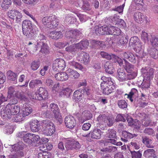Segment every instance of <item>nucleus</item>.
<instances>
[{
    "label": "nucleus",
    "instance_id": "nucleus-1",
    "mask_svg": "<svg viewBox=\"0 0 158 158\" xmlns=\"http://www.w3.org/2000/svg\"><path fill=\"white\" fill-rule=\"evenodd\" d=\"M43 24L49 28H55L59 24V20L55 15H51L49 16L44 17L42 20Z\"/></svg>",
    "mask_w": 158,
    "mask_h": 158
},
{
    "label": "nucleus",
    "instance_id": "nucleus-2",
    "mask_svg": "<svg viewBox=\"0 0 158 158\" xmlns=\"http://www.w3.org/2000/svg\"><path fill=\"white\" fill-rule=\"evenodd\" d=\"M117 76L118 79L120 81L131 80L134 79L137 75V72H133L131 74H126L123 69H119L117 71Z\"/></svg>",
    "mask_w": 158,
    "mask_h": 158
},
{
    "label": "nucleus",
    "instance_id": "nucleus-3",
    "mask_svg": "<svg viewBox=\"0 0 158 158\" xmlns=\"http://www.w3.org/2000/svg\"><path fill=\"white\" fill-rule=\"evenodd\" d=\"M38 94L35 93L31 94L28 93L27 94L31 99H35L36 100H45L48 98V95L47 90L45 88L40 87L38 90Z\"/></svg>",
    "mask_w": 158,
    "mask_h": 158
},
{
    "label": "nucleus",
    "instance_id": "nucleus-4",
    "mask_svg": "<svg viewBox=\"0 0 158 158\" xmlns=\"http://www.w3.org/2000/svg\"><path fill=\"white\" fill-rule=\"evenodd\" d=\"M65 36L66 38L70 39V42L73 43L81 37L82 34L80 31L77 29H68L65 32Z\"/></svg>",
    "mask_w": 158,
    "mask_h": 158
},
{
    "label": "nucleus",
    "instance_id": "nucleus-5",
    "mask_svg": "<svg viewBox=\"0 0 158 158\" xmlns=\"http://www.w3.org/2000/svg\"><path fill=\"white\" fill-rule=\"evenodd\" d=\"M65 66L64 60L62 59H57L53 62L52 69L54 71H60L64 69Z\"/></svg>",
    "mask_w": 158,
    "mask_h": 158
},
{
    "label": "nucleus",
    "instance_id": "nucleus-6",
    "mask_svg": "<svg viewBox=\"0 0 158 158\" xmlns=\"http://www.w3.org/2000/svg\"><path fill=\"white\" fill-rule=\"evenodd\" d=\"M7 14L9 18L13 20L15 19L16 23H19L21 22L22 15L18 10H10L8 12Z\"/></svg>",
    "mask_w": 158,
    "mask_h": 158
},
{
    "label": "nucleus",
    "instance_id": "nucleus-7",
    "mask_svg": "<svg viewBox=\"0 0 158 158\" xmlns=\"http://www.w3.org/2000/svg\"><path fill=\"white\" fill-rule=\"evenodd\" d=\"M35 47L34 52H35L38 50V48H41V49L40 52L42 53L46 54H48L49 52V49L47 44L45 42H39L38 45H34Z\"/></svg>",
    "mask_w": 158,
    "mask_h": 158
},
{
    "label": "nucleus",
    "instance_id": "nucleus-8",
    "mask_svg": "<svg viewBox=\"0 0 158 158\" xmlns=\"http://www.w3.org/2000/svg\"><path fill=\"white\" fill-rule=\"evenodd\" d=\"M101 89L103 94L108 95L111 93L115 88L114 85H109L107 83H103L102 82L101 84Z\"/></svg>",
    "mask_w": 158,
    "mask_h": 158
},
{
    "label": "nucleus",
    "instance_id": "nucleus-9",
    "mask_svg": "<svg viewBox=\"0 0 158 158\" xmlns=\"http://www.w3.org/2000/svg\"><path fill=\"white\" fill-rule=\"evenodd\" d=\"M137 91L135 88L132 89L128 94H125L124 96H127V98L129 99L131 102H134L136 105L139 104V98L136 97L135 98L133 97V95L137 94Z\"/></svg>",
    "mask_w": 158,
    "mask_h": 158
},
{
    "label": "nucleus",
    "instance_id": "nucleus-10",
    "mask_svg": "<svg viewBox=\"0 0 158 158\" xmlns=\"http://www.w3.org/2000/svg\"><path fill=\"white\" fill-rule=\"evenodd\" d=\"M101 131L100 129L96 128L86 135H83L84 137H90L91 138L95 139H99L101 138Z\"/></svg>",
    "mask_w": 158,
    "mask_h": 158
},
{
    "label": "nucleus",
    "instance_id": "nucleus-11",
    "mask_svg": "<svg viewBox=\"0 0 158 158\" xmlns=\"http://www.w3.org/2000/svg\"><path fill=\"white\" fill-rule=\"evenodd\" d=\"M77 59L85 65L87 64L89 61V57L87 53L84 52L77 54Z\"/></svg>",
    "mask_w": 158,
    "mask_h": 158
},
{
    "label": "nucleus",
    "instance_id": "nucleus-12",
    "mask_svg": "<svg viewBox=\"0 0 158 158\" xmlns=\"http://www.w3.org/2000/svg\"><path fill=\"white\" fill-rule=\"evenodd\" d=\"M65 124L69 128L72 129L76 125V121L74 117L72 116H66L64 119Z\"/></svg>",
    "mask_w": 158,
    "mask_h": 158
},
{
    "label": "nucleus",
    "instance_id": "nucleus-13",
    "mask_svg": "<svg viewBox=\"0 0 158 158\" xmlns=\"http://www.w3.org/2000/svg\"><path fill=\"white\" fill-rule=\"evenodd\" d=\"M9 106L7 105L5 107L2 106H0V115L4 118H7L9 119H10L11 117Z\"/></svg>",
    "mask_w": 158,
    "mask_h": 158
},
{
    "label": "nucleus",
    "instance_id": "nucleus-14",
    "mask_svg": "<svg viewBox=\"0 0 158 158\" xmlns=\"http://www.w3.org/2000/svg\"><path fill=\"white\" fill-rule=\"evenodd\" d=\"M23 34L28 38H34L37 34L38 31H36L35 29H29L23 28Z\"/></svg>",
    "mask_w": 158,
    "mask_h": 158
},
{
    "label": "nucleus",
    "instance_id": "nucleus-15",
    "mask_svg": "<svg viewBox=\"0 0 158 158\" xmlns=\"http://www.w3.org/2000/svg\"><path fill=\"white\" fill-rule=\"evenodd\" d=\"M137 134H132L126 131H123L122 132V137L121 139L125 142H127L128 139H131L137 137Z\"/></svg>",
    "mask_w": 158,
    "mask_h": 158
},
{
    "label": "nucleus",
    "instance_id": "nucleus-16",
    "mask_svg": "<svg viewBox=\"0 0 158 158\" xmlns=\"http://www.w3.org/2000/svg\"><path fill=\"white\" fill-rule=\"evenodd\" d=\"M82 117H80L78 118V121L80 123H82L85 121L91 119L92 115L90 112L88 110H85L82 113Z\"/></svg>",
    "mask_w": 158,
    "mask_h": 158
},
{
    "label": "nucleus",
    "instance_id": "nucleus-17",
    "mask_svg": "<svg viewBox=\"0 0 158 158\" xmlns=\"http://www.w3.org/2000/svg\"><path fill=\"white\" fill-rule=\"evenodd\" d=\"M107 35H111L117 36H118L121 33V31L118 27L113 26H107Z\"/></svg>",
    "mask_w": 158,
    "mask_h": 158
},
{
    "label": "nucleus",
    "instance_id": "nucleus-18",
    "mask_svg": "<svg viewBox=\"0 0 158 158\" xmlns=\"http://www.w3.org/2000/svg\"><path fill=\"white\" fill-rule=\"evenodd\" d=\"M25 145L22 141H19L17 143L11 146V149L10 150L11 152H22V150L24 147Z\"/></svg>",
    "mask_w": 158,
    "mask_h": 158
},
{
    "label": "nucleus",
    "instance_id": "nucleus-19",
    "mask_svg": "<svg viewBox=\"0 0 158 158\" xmlns=\"http://www.w3.org/2000/svg\"><path fill=\"white\" fill-rule=\"evenodd\" d=\"M30 127L33 132H36L40 131V125L37 120H34L30 122Z\"/></svg>",
    "mask_w": 158,
    "mask_h": 158
},
{
    "label": "nucleus",
    "instance_id": "nucleus-20",
    "mask_svg": "<svg viewBox=\"0 0 158 158\" xmlns=\"http://www.w3.org/2000/svg\"><path fill=\"white\" fill-rule=\"evenodd\" d=\"M41 110V115L44 117L48 118L52 116V113L48 110V106L46 104H44L42 106Z\"/></svg>",
    "mask_w": 158,
    "mask_h": 158
},
{
    "label": "nucleus",
    "instance_id": "nucleus-21",
    "mask_svg": "<svg viewBox=\"0 0 158 158\" xmlns=\"http://www.w3.org/2000/svg\"><path fill=\"white\" fill-rule=\"evenodd\" d=\"M103 67L106 73L110 74H111L113 73L114 68L112 63L107 61L103 64Z\"/></svg>",
    "mask_w": 158,
    "mask_h": 158
},
{
    "label": "nucleus",
    "instance_id": "nucleus-22",
    "mask_svg": "<svg viewBox=\"0 0 158 158\" xmlns=\"http://www.w3.org/2000/svg\"><path fill=\"white\" fill-rule=\"evenodd\" d=\"M54 77L56 80L61 81H66L69 78L67 73L64 72L57 73L55 75Z\"/></svg>",
    "mask_w": 158,
    "mask_h": 158
},
{
    "label": "nucleus",
    "instance_id": "nucleus-23",
    "mask_svg": "<svg viewBox=\"0 0 158 158\" xmlns=\"http://www.w3.org/2000/svg\"><path fill=\"white\" fill-rule=\"evenodd\" d=\"M140 117L141 116L143 117L142 122V124L143 126L147 127L151 125L152 121L145 113H141L140 114Z\"/></svg>",
    "mask_w": 158,
    "mask_h": 158
},
{
    "label": "nucleus",
    "instance_id": "nucleus-24",
    "mask_svg": "<svg viewBox=\"0 0 158 158\" xmlns=\"http://www.w3.org/2000/svg\"><path fill=\"white\" fill-rule=\"evenodd\" d=\"M124 57L128 60L131 62L135 63H136V60L135 55L132 53L127 52L123 53Z\"/></svg>",
    "mask_w": 158,
    "mask_h": 158
},
{
    "label": "nucleus",
    "instance_id": "nucleus-25",
    "mask_svg": "<svg viewBox=\"0 0 158 158\" xmlns=\"http://www.w3.org/2000/svg\"><path fill=\"white\" fill-rule=\"evenodd\" d=\"M7 105H9V109L10 110V113L11 114V117L13 115H17L19 114L20 111L19 107L17 105H10L7 104Z\"/></svg>",
    "mask_w": 158,
    "mask_h": 158
},
{
    "label": "nucleus",
    "instance_id": "nucleus-26",
    "mask_svg": "<svg viewBox=\"0 0 158 158\" xmlns=\"http://www.w3.org/2000/svg\"><path fill=\"white\" fill-rule=\"evenodd\" d=\"M134 18L136 22L141 23L143 22L144 19V16L141 13L137 12L134 13Z\"/></svg>",
    "mask_w": 158,
    "mask_h": 158
},
{
    "label": "nucleus",
    "instance_id": "nucleus-27",
    "mask_svg": "<svg viewBox=\"0 0 158 158\" xmlns=\"http://www.w3.org/2000/svg\"><path fill=\"white\" fill-rule=\"evenodd\" d=\"M107 26H102L98 27L95 31V32L97 34L99 35H107Z\"/></svg>",
    "mask_w": 158,
    "mask_h": 158
},
{
    "label": "nucleus",
    "instance_id": "nucleus-28",
    "mask_svg": "<svg viewBox=\"0 0 158 158\" xmlns=\"http://www.w3.org/2000/svg\"><path fill=\"white\" fill-rule=\"evenodd\" d=\"M49 37L52 39L57 40L61 38L62 37V34L60 31H53L50 32Z\"/></svg>",
    "mask_w": 158,
    "mask_h": 158
},
{
    "label": "nucleus",
    "instance_id": "nucleus-29",
    "mask_svg": "<svg viewBox=\"0 0 158 158\" xmlns=\"http://www.w3.org/2000/svg\"><path fill=\"white\" fill-rule=\"evenodd\" d=\"M67 73L72 78L76 79L78 78L80 76V74L76 70L71 69H68L67 71Z\"/></svg>",
    "mask_w": 158,
    "mask_h": 158
},
{
    "label": "nucleus",
    "instance_id": "nucleus-30",
    "mask_svg": "<svg viewBox=\"0 0 158 158\" xmlns=\"http://www.w3.org/2000/svg\"><path fill=\"white\" fill-rule=\"evenodd\" d=\"M54 126L52 127H47L46 128H42L41 130L43 134L45 135L50 136L52 135L55 131Z\"/></svg>",
    "mask_w": 158,
    "mask_h": 158
},
{
    "label": "nucleus",
    "instance_id": "nucleus-31",
    "mask_svg": "<svg viewBox=\"0 0 158 158\" xmlns=\"http://www.w3.org/2000/svg\"><path fill=\"white\" fill-rule=\"evenodd\" d=\"M50 109L51 112H52L54 115H59V109L58 105L54 103L51 104L50 106Z\"/></svg>",
    "mask_w": 158,
    "mask_h": 158
},
{
    "label": "nucleus",
    "instance_id": "nucleus-32",
    "mask_svg": "<svg viewBox=\"0 0 158 158\" xmlns=\"http://www.w3.org/2000/svg\"><path fill=\"white\" fill-rule=\"evenodd\" d=\"M142 142L146 145V146L149 148H152L153 146L151 145L152 140L147 136H144L142 137Z\"/></svg>",
    "mask_w": 158,
    "mask_h": 158
},
{
    "label": "nucleus",
    "instance_id": "nucleus-33",
    "mask_svg": "<svg viewBox=\"0 0 158 158\" xmlns=\"http://www.w3.org/2000/svg\"><path fill=\"white\" fill-rule=\"evenodd\" d=\"M125 62V65H124V68L126 71L128 73V74L131 73L134 69V66L130 64L127 61L124 59Z\"/></svg>",
    "mask_w": 158,
    "mask_h": 158
},
{
    "label": "nucleus",
    "instance_id": "nucleus-34",
    "mask_svg": "<svg viewBox=\"0 0 158 158\" xmlns=\"http://www.w3.org/2000/svg\"><path fill=\"white\" fill-rule=\"evenodd\" d=\"M23 108V115L26 116L30 114L32 111L31 107L28 104H27Z\"/></svg>",
    "mask_w": 158,
    "mask_h": 158
},
{
    "label": "nucleus",
    "instance_id": "nucleus-35",
    "mask_svg": "<svg viewBox=\"0 0 158 158\" xmlns=\"http://www.w3.org/2000/svg\"><path fill=\"white\" fill-rule=\"evenodd\" d=\"M17 89V87L14 86L9 87L8 88L7 98H10L11 97L13 96L14 93H15H15H17V92H18Z\"/></svg>",
    "mask_w": 158,
    "mask_h": 158
},
{
    "label": "nucleus",
    "instance_id": "nucleus-36",
    "mask_svg": "<svg viewBox=\"0 0 158 158\" xmlns=\"http://www.w3.org/2000/svg\"><path fill=\"white\" fill-rule=\"evenodd\" d=\"M42 128H46L47 127H52L54 126L53 123L48 120H44L41 121V125Z\"/></svg>",
    "mask_w": 158,
    "mask_h": 158
},
{
    "label": "nucleus",
    "instance_id": "nucleus-37",
    "mask_svg": "<svg viewBox=\"0 0 158 158\" xmlns=\"http://www.w3.org/2000/svg\"><path fill=\"white\" fill-rule=\"evenodd\" d=\"M42 81L38 79H35L31 80L29 84V86L31 89L35 88L37 85L42 84Z\"/></svg>",
    "mask_w": 158,
    "mask_h": 158
},
{
    "label": "nucleus",
    "instance_id": "nucleus-38",
    "mask_svg": "<svg viewBox=\"0 0 158 158\" xmlns=\"http://www.w3.org/2000/svg\"><path fill=\"white\" fill-rule=\"evenodd\" d=\"M65 21L70 24H73L76 22L77 19L73 15H68L65 17Z\"/></svg>",
    "mask_w": 158,
    "mask_h": 158
},
{
    "label": "nucleus",
    "instance_id": "nucleus-39",
    "mask_svg": "<svg viewBox=\"0 0 158 158\" xmlns=\"http://www.w3.org/2000/svg\"><path fill=\"white\" fill-rule=\"evenodd\" d=\"M82 94L81 93V91L80 90H77L75 91L73 96V98L76 101H80L82 97Z\"/></svg>",
    "mask_w": 158,
    "mask_h": 158
},
{
    "label": "nucleus",
    "instance_id": "nucleus-40",
    "mask_svg": "<svg viewBox=\"0 0 158 158\" xmlns=\"http://www.w3.org/2000/svg\"><path fill=\"white\" fill-rule=\"evenodd\" d=\"M22 27L23 28L25 29H34L31 22L28 20H25L23 22Z\"/></svg>",
    "mask_w": 158,
    "mask_h": 158
},
{
    "label": "nucleus",
    "instance_id": "nucleus-41",
    "mask_svg": "<svg viewBox=\"0 0 158 158\" xmlns=\"http://www.w3.org/2000/svg\"><path fill=\"white\" fill-rule=\"evenodd\" d=\"M107 136L109 138H115L116 137V132L113 129H109L106 132Z\"/></svg>",
    "mask_w": 158,
    "mask_h": 158
},
{
    "label": "nucleus",
    "instance_id": "nucleus-42",
    "mask_svg": "<svg viewBox=\"0 0 158 158\" xmlns=\"http://www.w3.org/2000/svg\"><path fill=\"white\" fill-rule=\"evenodd\" d=\"M11 3V2L10 0H3L1 5L2 9L4 10H6L10 6Z\"/></svg>",
    "mask_w": 158,
    "mask_h": 158
},
{
    "label": "nucleus",
    "instance_id": "nucleus-43",
    "mask_svg": "<svg viewBox=\"0 0 158 158\" xmlns=\"http://www.w3.org/2000/svg\"><path fill=\"white\" fill-rule=\"evenodd\" d=\"M150 80L148 78H145L143 80L140 86L143 89H145L148 88L150 85Z\"/></svg>",
    "mask_w": 158,
    "mask_h": 158
},
{
    "label": "nucleus",
    "instance_id": "nucleus-44",
    "mask_svg": "<svg viewBox=\"0 0 158 158\" xmlns=\"http://www.w3.org/2000/svg\"><path fill=\"white\" fill-rule=\"evenodd\" d=\"M81 93L83 96L86 95L87 96L90 95L92 93V90L88 87H85L84 89L80 90Z\"/></svg>",
    "mask_w": 158,
    "mask_h": 158
},
{
    "label": "nucleus",
    "instance_id": "nucleus-45",
    "mask_svg": "<svg viewBox=\"0 0 158 158\" xmlns=\"http://www.w3.org/2000/svg\"><path fill=\"white\" fill-rule=\"evenodd\" d=\"M40 65L39 61L35 60L32 61L31 64V68L32 70L35 71L37 70Z\"/></svg>",
    "mask_w": 158,
    "mask_h": 158
},
{
    "label": "nucleus",
    "instance_id": "nucleus-46",
    "mask_svg": "<svg viewBox=\"0 0 158 158\" xmlns=\"http://www.w3.org/2000/svg\"><path fill=\"white\" fill-rule=\"evenodd\" d=\"M70 65L74 67L76 69H78L80 70L83 71L84 68L81 64L74 61H70L69 62Z\"/></svg>",
    "mask_w": 158,
    "mask_h": 158
},
{
    "label": "nucleus",
    "instance_id": "nucleus-47",
    "mask_svg": "<svg viewBox=\"0 0 158 158\" xmlns=\"http://www.w3.org/2000/svg\"><path fill=\"white\" fill-rule=\"evenodd\" d=\"M23 155L24 153L23 152H19L14 154H10L8 156V158H21Z\"/></svg>",
    "mask_w": 158,
    "mask_h": 158
},
{
    "label": "nucleus",
    "instance_id": "nucleus-48",
    "mask_svg": "<svg viewBox=\"0 0 158 158\" xmlns=\"http://www.w3.org/2000/svg\"><path fill=\"white\" fill-rule=\"evenodd\" d=\"M117 105L120 108L122 109L127 108V103L124 100H120L118 101Z\"/></svg>",
    "mask_w": 158,
    "mask_h": 158
},
{
    "label": "nucleus",
    "instance_id": "nucleus-49",
    "mask_svg": "<svg viewBox=\"0 0 158 158\" xmlns=\"http://www.w3.org/2000/svg\"><path fill=\"white\" fill-rule=\"evenodd\" d=\"M155 151L153 149H148L144 151L143 155L148 158L155 154Z\"/></svg>",
    "mask_w": 158,
    "mask_h": 158
},
{
    "label": "nucleus",
    "instance_id": "nucleus-50",
    "mask_svg": "<svg viewBox=\"0 0 158 158\" xmlns=\"http://www.w3.org/2000/svg\"><path fill=\"white\" fill-rule=\"evenodd\" d=\"M106 117L104 115H100L97 118V120L100 124L102 125H106V123L107 119H106Z\"/></svg>",
    "mask_w": 158,
    "mask_h": 158
},
{
    "label": "nucleus",
    "instance_id": "nucleus-51",
    "mask_svg": "<svg viewBox=\"0 0 158 158\" xmlns=\"http://www.w3.org/2000/svg\"><path fill=\"white\" fill-rule=\"evenodd\" d=\"M106 117L104 115H100L97 118V120L100 124L102 125H106V123L107 119H106Z\"/></svg>",
    "mask_w": 158,
    "mask_h": 158
},
{
    "label": "nucleus",
    "instance_id": "nucleus-52",
    "mask_svg": "<svg viewBox=\"0 0 158 158\" xmlns=\"http://www.w3.org/2000/svg\"><path fill=\"white\" fill-rule=\"evenodd\" d=\"M7 74L9 79L11 81H15L16 79L17 74L10 70L7 73Z\"/></svg>",
    "mask_w": 158,
    "mask_h": 158
},
{
    "label": "nucleus",
    "instance_id": "nucleus-53",
    "mask_svg": "<svg viewBox=\"0 0 158 158\" xmlns=\"http://www.w3.org/2000/svg\"><path fill=\"white\" fill-rule=\"evenodd\" d=\"M100 54L101 56L104 58L107 59V60H110L113 58V56H114V55L111 54H109L108 53L102 51L100 52Z\"/></svg>",
    "mask_w": 158,
    "mask_h": 158
},
{
    "label": "nucleus",
    "instance_id": "nucleus-54",
    "mask_svg": "<svg viewBox=\"0 0 158 158\" xmlns=\"http://www.w3.org/2000/svg\"><path fill=\"white\" fill-rule=\"evenodd\" d=\"M151 56L154 59L158 58V50L156 48H152L149 52Z\"/></svg>",
    "mask_w": 158,
    "mask_h": 158
},
{
    "label": "nucleus",
    "instance_id": "nucleus-55",
    "mask_svg": "<svg viewBox=\"0 0 158 158\" xmlns=\"http://www.w3.org/2000/svg\"><path fill=\"white\" fill-rule=\"evenodd\" d=\"M139 39L137 36L133 37L130 39L129 44L130 46H133L137 44L139 41Z\"/></svg>",
    "mask_w": 158,
    "mask_h": 158
},
{
    "label": "nucleus",
    "instance_id": "nucleus-56",
    "mask_svg": "<svg viewBox=\"0 0 158 158\" xmlns=\"http://www.w3.org/2000/svg\"><path fill=\"white\" fill-rule=\"evenodd\" d=\"M37 44L36 45H38V43L39 42H45L46 40V38L43 34L40 33L36 38Z\"/></svg>",
    "mask_w": 158,
    "mask_h": 158
},
{
    "label": "nucleus",
    "instance_id": "nucleus-57",
    "mask_svg": "<svg viewBox=\"0 0 158 158\" xmlns=\"http://www.w3.org/2000/svg\"><path fill=\"white\" fill-rule=\"evenodd\" d=\"M31 135V133H27L25 134L23 139L24 142L30 144L32 143Z\"/></svg>",
    "mask_w": 158,
    "mask_h": 158
},
{
    "label": "nucleus",
    "instance_id": "nucleus-58",
    "mask_svg": "<svg viewBox=\"0 0 158 158\" xmlns=\"http://www.w3.org/2000/svg\"><path fill=\"white\" fill-rule=\"evenodd\" d=\"M150 42L152 46L154 47L158 46V38L155 35H152Z\"/></svg>",
    "mask_w": 158,
    "mask_h": 158
},
{
    "label": "nucleus",
    "instance_id": "nucleus-59",
    "mask_svg": "<svg viewBox=\"0 0 158 158\" xmlns=\"http://www.w3.org/2000/svg\"><path fill=\"white\" fill-rule=\"evenodd\" d=\"M126 115L122 114H118L116 117L115 120L116 122L122 121L125 122L126 121Z\"/></svg>",
    "mask_w": 158,
    "mask_h": 158
},
{
    "label": "nucleus",
    "instance_id": "nucleus-60",
    "mask_svg": "<svg viewBox=\"0 0 158 158\" xmlns=\"http://www.w3.org/2000/svg\"><path fill=\"white\" fill-rule=\"evenodd\" d=\"M154 70L152 68H150L148 69L146 73L147 74L145 75V78H148L150 80V79L153 78Z\"/></svg>",
    "mask_w": 158,
    "mask_h": 158
},
{
    "label": "nucleus",
    "instance_id": "nucleus-61",
    "mask_svg": "<svg viewBox=\"0 0 158 158\" xmlns=\"http://www.w3.org/2000/svg\"><path fill=\"white\" fill-rule=\"evenodd\" d=\"M101 79L103 81V83H107L110 85L114 84V83L111 81V79L110 77H106L103 76L101 77Z\"/></svg>",
    "mask_w": 158,
    "mask_h": 158
},
{
    "label": "nucleus",
    "instance_id": "nucleus-62",
    "mask_svg": "<svg viewBox=\"0 0 158 158\" xmlns=\"http://www.w3.org/2000/svg\"><path fill=\"white\" fill-rule=\"evenodd\" d=\"M15 96L17 98H18L21 100H25L26 99V98L24 94L22 92L18 91L17 93H15Z\"/></svg>",
    "mask_w": 158,
    "mask_h": 158
},
{
    "label": "nucleus",
    "instance_id": "nucleus-63",
    "mask_svg": "<svg viewBox=\"0 0 158 158\" xmlns=\"http://www.w3.org/2000/svg\"><path fill=\"white\" fill-rule=\"evenodd\" d=\"M73 140H68L65 144V147L67 150H73Z\"/></svg>",
    "mask_w": 158,
    "mask_h": 158
},
{
    "label": "nucleus",
    "instance_id": "nucleus-64",
    "mask_svg": "<svg viewBox=\"0 0 158 158\" xmlns=\"http://www.w3.org/2000/svg\"><path fill=\"white\" fill-rule=\"evenodd\" d=\"M132 158H141L142 154L139 151L131 152Z\"/></svg>",
    "mask_w": 158,
    "mask_h": 158
}]
</instances>
